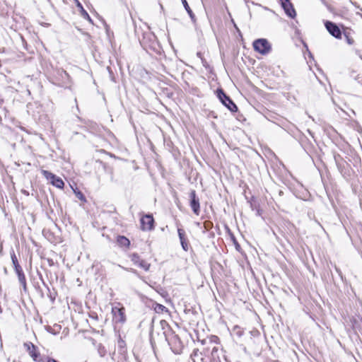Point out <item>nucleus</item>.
<instances>
[{"instance_id":"17","label":"nucleus","mask_w":362,"mask_h":362,"mask_svg":"<svg viewBox=\"0 0 362 362\" xmlns=\"http://www.w3.org/2000/svg\"><path fill=\"white\" fill-rule=\"evenodd\" d=\"M202 352L198 349H194L190 355V358L193 362H198L199 356H202ZM199 360L203 361L204 358L201 357Z\"/></svg>"},{"instance_id":"24","label":"nucleus","mask_w":362,"mask_h":362,"mask_svg":"<svg viewBox=\"0 0 362 362\" xmlns=\"http://www.w3.org/2000/svg\"><path fill=\"white\" fill-rule=\"evenodd\" d=\"M75 193H76V197H77L78 199H80V200H81V201H83V202H86L85 196L83 194V193H82V192H79V191H78V192H75Z\"/></svg>"},{"instance_id":"3","label":"nucleus","mask_w":362,"mask_h":362,"mask_svg":"<svg viewBox=\"0 0 362 362\" xmlns=\"http://www.w3.org/2000/svg\"><path fill=\"white\" fill-rule=\"evenodd\" d=\"M252 46L255 51L263 55L269 53L272 49L270 43L265 38L255 40L252 43Z\"/></svg>"},{"instance_id":"7","label":"nucleus","mask_w":362,"mask_h":362,"mask_svg":"<svg viewBox=\"0 0 362 362\" xmlns=\"http://www.w3.org/2000/svg\"><path fill=\"white\" fill-rule=\"evenodd\" d=\"M325 26L331 35L337 39L341 38V31L336 23L327 21L325 22Z\"/></svg>"},{"instance_id":"36","label":"nucleus","mask_w":362,"mask_h":362,"mask_svg":"<svg viewBox=\"0 0 362 362\" xmlns=\"http://www.w3.org/2000/svg\"><path fill=\"white\" fill-rule=\"evenodd\" d=\"M4 272H5V273H7V270H6V268L4 269Z\"/></svg>"},{"instance_id":"18","label":"nucleus","mask_w":362,"mask_h":362,"mask_svg":"<svg viewBox=\"0 0 362 362\" xmlns=\"http://www.w3.org/2000/svg\"><path fill=\"white\" fill-rule=\"evenodd\" d=\"M181 1H182V3L186 11L189 14L190 18L194 21L195 19V16H194V13L192 12V9L190 8V7L189 6L187 1L186 0H181Z\"/></svg>"},{"instance_id":"33","label":"nucleus","mask_w":362,"mask_h":362,"mask_svg":"<svg viewBox=\"0 0 362 362\" xmlns=\"http://www.w3.org/2000/svg\"><path fill=\"white\" fill-rule=\"evenodd\" d=\"M49 297H50V298H51V300H52V301H54V300L55 297H53V296H52V295H50V296H49Z\"/></svg>"},{"instance_id":"30","label":"nucleus","mask_w":362,"mask_h":362,"mask_svg":"<svg viewBox=\"0 0 362 362\" xmlns=\"http://www.w3.org/2000/svg\"><path fill=\"white\" fill-rule=\"evenodd\" d=\"M356 54L357 55H358V57H360V59L362 60V54L360 53V51L358 50H356Z\"/></svg>"},{"instance_id":"34","label":"nucleus","mask_w":362,"mask_h":362,"mask_svg":"<svg viewBox=\"0 0 362 362\" xmlns=\"http://www.w3.org/2000/svg\"><path fill=\"white\" fill-rule=\"evenodd\" d=\"M50 183L52 185V182H54V179H47Z\"/></svg>"},{"instance_id":"6","label":"nucleus","mask_w":362,"mask_h":362,"mask_svg":"<svg viewBox=\"0 0 362 362\" xmlns=\"http://www.w3.org/2000/svg\"><path fill=\"white\" fill-rule=\"evenodd\" d=\"M24 346L26 348L30 357L35 362H43L45 356H41L40 352L37 351V347L31 342L24 344Z\"/></svg>"},{"instance_id":"38","label":"nucleus","mask_w":362,"mask_h":362,"mask_svg":"<svg viewBox=\"0 0 362 362\" xmlns=\"http://www.w3.org/2000/svg\"><path fill=\"white\" fill-rule=\"evenodd\" d=\"M257 214H259V215L260 214V212L259 210L257 211Z\"/></svg>"},{"instance_id":"32","label":"nucleus","mask_w":362,"mask_h":362,"mask_svg":"<svg viewBox=\"0 0 362 362\" xmlns=\"http://www.w3.org/2000/svg\"><path fill=\"white\" fill-rule=\"evenodd\" d=\"M47 331H48L49 332H50V333L54 334H56V333H54V332H52V329H51V327H49V328L47 329Z\"/></svg>"},{"instance_id":"8","label":"nucleus","mask_w":362,"mask_h":362,"mask_svg":"<svg viewBox=\"0 0 362 362\" xmlns=\"http://www.w3.org/2000/svg\"><path fill=\"white\" fill-rule=\"evenodd\" d=\"M41 173L46 179H54V182H52V185L55 186L59 189H62L64 187V182L60 177L56 176L54 174L46 170H42Z\"/></svg>"},{"instance_id":"12","label":"nucleus","mask_w":362,"mask_h":362,"mask_svg":"<svg viewBox=\"0 0 362 362\" xmlns=\"http://www.w3.org/2000/svg\"><path fill=\"white\" fill-rule=\"evenodd\" d=\"M131 259L132 261L134 263V264L138 265L139 267L144 269L145 271L148 270L150 264H148L146 261L141 259L136 253H133L131 255Z\"/></svg>"},{"instance_id":"25","label":"nucleus","mask_w":362,"mask_h":362,"mask_svg":"<svg viewBox=\"0 0 362 362\" xmlns=\"http://www.w3.org/2000/svg\"><path fill=\"white\" fill-rule=\"evenodd\" d=\"M210 341L213 343L218 344L219 342V338L217 336L213 335L210 337Z\"/></svg>"},{"instance_id":"37","label":"nucleus","mask_w":362,"mask_h":362,"mask_svg":"<svg viewBox=\"0 0 362 362\" xmlns=\"http://www.w3.org/2000/svg\"><path fill=\"white\" fill-rule=\"evenodd\" d=\"M64 74H66V76H68V74L66 72V71H64Z\"/></svg>"},{"instance_id":"22","label":"nucleus","mask_w":362,"mask_h":362,"mask_svg":"<svg viewBox=\"0 0 362 362\" xmlns=\"http://www.w3.org/2000/svg\"><path fill=\"white\" fill-rule=\"evenodd\" d=\"M149 340H150V343H151L152 348L154 349L156 341H155L153 333V327H151V330H150V333H149Z\"/></svg>"},{"instance_id":"2","label":"nucleus","mask_w":362,"mask_h":362,"mask_svg":"<svg viewBox=\"0 0 362 362\" xmlns=\"http://www.w3.org/2000/svg\"><path fill=\"white\" fill-rule=\"evenodd\" d=\"M11 257L12 264H13L14 270L16 272V274L18 276L19 283L23 286V289L25 291L26 290L25 276L24 274V272L23 271L21 266L20 265V264L18 262V258L13 251L11 254Z\"/></svg>"},{"instance_id":"9","label":"nucleus","mask_w":362,"mask_h":362,"mask_svg":"<svg viewBox=\"0 0 362 362\" xmlns=\"http://www.w3.org/2000/svg\"><path fill=\"white\" fill-rule=\"evenodd\" d=\"M141 228L143 230H151L153 228L154 219L151 214L143 216L140 220Z\"/></svg>"},{"instance_id":"1","label":"nucleus","mask_w":362,"mask_h":362,"mask_svg":"<svg viewBox=\"0 0 362 362\" xmlns=\"http://www.w3.org/2000/svg\"><path fill=\"white\" fill-rule=\"evenodd\" d=\"M164 337L171 351L175 354H180L183 349V344L179 336L173 330L165 335Z\"/></svg>"},{"instance_id":"29","label":"nucleus","mask_w":362,"mask_h":362,"mask_svg":"<svg viewBox=\"0 0 362 362\" xmlns=\"http://www.w3.org/2000/svg\"><path fill=\"white\" fill-rule=\"evenodd\" d=\"M335 270L336 272L339 274V276H341V272L340 271V269L339 268H337L336 266H335Z\"/></svg>"},{"instance_id":"20","label":"nucleus","mask_w":362,"mask_h":362,"mask_svg":"<svg viewBox=\"0 0 362 362\" xmlns=\"http://www.w3.org/2000/svg\"><path fill=\"white\" fill-rule=\"evenodd\" d=\"M117 346H118V349H119V351L120 353H124L125 351V348H126V343L125 341L121 338V337L119 336V339H118V341H117Z\"/></svg>"},{"instance_id":"14","label":"nucleus","mask_w":362,"mask_h":362,"mask_svg":"<svg viewBox=\"0 0 362 362\" xmlns=\"http://www.w3.org/2000/svg\"><path fill=\"white\" fill-rule=\"evenodd\" d=\"M210 362H221L219 350L218 346H214L211 351Z\"/></svg>"},{"instance_id":"21","label":"nucleus","mask_w":362,"mask_h":362,"mask_svg":"<svg viewBox=\"0 0 362 362\" xmlns=\"http://www.w3.org/2000/svg\"><path fill=\"white\" fill-rule=\"evenodd\" d=\"M98 353L101 357H104L106 355L107 351L105 346L102 344H99L97 347Z\"/></svg>"},{"instance_id":"19","label":"nucleus","mask_w":362,"mask_h":362,"mask_svg":"<svg viewBox=\"0 0 362 362\" xmlns=\"http://www.w3.org/2000/svg\"><path fill=\"white\" fill-rule=\"evenodd\" d=\"M153 309L157 313H163V312H168V308L159 303H155L153 304Z\"/></svg>"},{"instance_id":"10","label":"nucleus","mask_w":362,"mask_h":362,"mask_svg":"<svg viewBox=\"0 0 362 362\" xmlns=\"http://www.w3.org/2000/svg\"><path fill=\"white\" fill-rule=\"evenodd\" d=\"M281 4L282 8H284L285 13L290 18H293L296 13V11L293 8L292 4L290 2V0H279Z\"/></svg>"},{"instance_id":"4","label":"nucleus","mask_w":362,"mask_h":362,"mask_svg":"<svg viewBox=\"0 0 362 362\" xmlns=\"http://www.w3.org/2000/svg\"><path fill=\"white\" fill-rule=\"evenodd\" d=\"M217 97L221 103L226 106L230 111L235 112L238 111L237 105L233 101L224 93V91L219 88L217 90Z\"/></svg>"},{"instance_id":"35","label":"nucleus","mask_w":362,"mask_h":362,"mask_svg":"<svg viewBox=\"0 0 362 362\" xmlns=\"http://www.w3.org/2000/svg\"><path fill=\"white\" fill-rule=\"evenodd\" d=\"M235 244L236 249H238V247H239V245L236 243H235Z\"/></svg>"},{"instance_id":"26","label":"nucleus","mask_w":362,"mask_h":362,"mask_svg":"<svg viewBox=\"0 0 362 362\" xmlns=\"http://www.w3.org/2000/svg\"><path fill=\"white\" fill-rule=\"evenodd\" d=\"M344 36L346 39V42L349 45H352L354 43V40L351 38L348 34L344 33Z\"/></svg>"},{"instance_id":"39","label":"nucleus","mask_w":362,"mask_h":362,"mask_svg":"<svg viewBox=\"0 0 362 362\" xmlns=\"http://www.w3.org/2000/svg\"><path fill=\"white\" fill-rule=\"evenodd\" d=\"M249 0H245V1L247 3Z\"/></svg>"},{"instance_id":"5","label":"nucleus","mask_w":362,"mask_h":362,"mask_svg":"<svg viewBox=\"0 0 362 362\" xmlns=\"http://www.w3.org/2000/svg\"><path fill=\"white\" fill-rule=\"evenodd\" d=\"M124 307L114 306L112 308L113 321L115 323L124 324L126 322V315Z\"/></svg>"},{"instance_id":"28","label":"nucleus","mask_w":362,"mask_h":362,"mask_svg":"<svg viewBox=\"0 0 362 362\" xmlns=\"http://www.w3.org/2000/svg\"><path fill=\"white\" fill-rule=\"evenodd\" d=\"M47 261H48V263H49V266H52V265H54V262H53V260H52V259H49V258H48V259H47Z\"/></svg>"},{"instance_id":"23","label":"nucleus","mask_w":362,"mask_h":362,"mask_svg":"<svg viewBox=\"0 0 362 362\" xmlns=\"http://www.w3.org/2000/svg\"><path fill=\"white\" fill-rule=\"evenodd\" d=\"M78 6L81 8V13H82V16H83L84 18L87 19L88 21L90 22H92V20L90 17V16L88 15V13L83 9V8L82 7V6L78 4Z\"/></svg>"},{"instance_id":"16","label":"nucleus","mask_w":362,"mask_h":362,"mask_svg":"<svg viewBox=\"0 0 362 362\" xmlns=\"http://www.w3.org/2000/svg\"><path fill=\"white\" fill-rule=\"evenodd\" d=\"M160 325L163 331V334L164 336L173 331V329H171V327H170V325L165 320H160Z\"/></svg>"},{"instance_id":"11","label":"nucleus","mask_w":362,"mask_h":362,"mask_svg":"<svg viewBox=\"0 0 362 362\" xmlns=\"http://www.w3.org/2000/svg\"><path fill=\"white\" fill-rule=\"evenodd\" d=\"M190 197V206L193 211V212L196 215H199L200 211V205L199 200L197 197L196 192L194 190H192L189 194Z\"/></svg>"},{"instance_id":"13","label":"nucleus","mask_w":362,"mask_h":362,"mask_svg":"<svg viewBox=\"0 0 362 362\" xmlns=\"http://www.w3.org/2000/svg\"><path fill=\"white\" fill-rule=\"evenodd\" d=\"M177 233L182 249H187L188 245L185 231L182 228H178Z\"/></svg>"},{"instance_id":"31","label":"nucleus","mask_w":362,"mask_h":362,"mask_svg":"<svg viewBox=\"0 0 362 362\" xmlns=\"http://www.w3.org/2000/svg\"><path fill=\"white\" fill-rule=\"evenodd\" d=\"M232 22L234 24V27L237 30L238 32H240V30L238 29V28L237 27L236 24L233 22V21H232Z\"/></svg>"},{"instance_id":"27","label":"nucleus","mask_w":362,"mask_h":362,"mask_svg":"<svg viewBox=\"0 0 362 362\" xmlns=\"http://www.w3.org/2000/svg\"><path fill=\"white\" fill-rule=\"evenodd\" d=\"M43 362H58L57 360L49 358L48 356H45L43 358Z\"/></svg>"},{"instance_id":"15","label":"nucleus","mask_w":362,"mask_h":362,"mask_svg":"<svg viewBox=\"0 0 362 362\" xmlns=\"http://www.w3.org/2000/svg\"><path fill=\"white\" fill-rule=\"evenodd\" d=\"M117 242L119 247H128L130 245L129 240L124 236H118Z\"/></svg>"}]
</instances>
